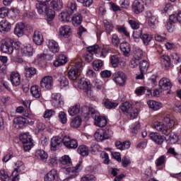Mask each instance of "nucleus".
<instances>
[{"mask_svg": "<svg viewBox=\"0 0 181 181\" xmlns=\"http://www.w3.org/2000/svg\"><path fill=\"white\" fill-rule=\"evenodd\" d=\"M173 125H175V120L170 118V115H159L157 117V121L153 123V128L166 135L169 134L170 129Z\"/></svg>", "mask_w": 181, "mask_h": 181, "instance_id": "obj_1", "label": "nucleus"}, {"mask_svg": "<svg viewBox=\"0 0 181 181\" xmlns=\"http://www.w3.org/2000/svg\"><path fill=\"white\" fill-rule=\"evenodd\" d=\"M81 70H83V63L81 62H76L72 68L68 71V78L76 81L81 74Z\"/></svg>", "mask_w": 181, "mask_h": 181, "instance_id": "obj_2", "label": "nucleus"}, {"mask_svg": "<svg viewBox=\"0 0 181 181\" xmlns=\"http://www.w3.org/2000/svg\"><path fill=\"white\" fill-rule=\"evenodd\" d=\"M20 141H21L23 145V149L25 152H28L32 149L33 146V139L32 136L28 133H23L20 136Z\"/></svg>", "mask_w": 181, "mask_h": 181, "instance_id": "obj_3", "label": "nucleus"}, {"mask_svg": "<svg viewBox=\"0 0 181 181\" xmlns=\"http://www.w3.org/2000/svg\"><path fill=\"white\" fill-rule=\"evenodd\" d=\"M13 40L11 38H6L1 40V50L3 53H7L8 54H12L13 53Z\"/></svg>", "mask_w": 181, "mask_h": 181, "instance_id": "obj_4", "label": "nucleus"}, {"mask_svg": "<svg viewBox=\"0 0 181 181\" xmlns=\"http://www.w3.org/2000/svg\"><path fill=\"white\" fill-rule=\"evenodd\" d=\"M78 87L81 90H83L88 97H91V83L90 80L86 78H81L78 82Z\"/></svg>", "mask_w": 181, "mask_h": 181, "instance_id": "obj_5", "label": "nucleus"}, {"mask_svg": "<svg viewBox=\"0 0 181 181\" xmlns=\"http://www.w3.org/2000/svg\"><path fill=\"white\" fill-rule=\"evenodd\" d=\"M112 80L119 87H124L127 81V76L122 71H116L112 74Z\"/></svg>", "mask_w": 181, "mask_h": 181, "instance_id": "obj_6", "label": "nucleus"}, {"mask_svg": "<svg viewBox=\"0 0 181 181\" xmlns=\"http://www.w3.org/2000/svg\"><path fill=\"white\" fill-rule=\"evenodd\" d=\"M83 169L82 163H78L74 167H69L65 170L66 175H69L70 179H74L76 176H78V173Z\"/></svg>", "mask_w": 181, "mask_h": 181, "instance_id": "obj_7", "label": "nucleus"}, {"mask_svg": "<svg viewBox=\"0 0 181 181\" xmlns=\"http://www.w3.org/2000/svg\"><path fill=\"white\" fill-rule=\"evenodd\" d=\"M54 82L53 81V76H47L42 78L40 81V87L45 90H52Z\"/></svg>", "mask_w": 181, "mask_h": 181, "instance_id": "obj_8", "label": "nucleus"}, {"mask_svg": "<svg viewBox=\"0 0 181 181\" xmlns=\"http://www.w3.org/2000/svg\"><path fill=\"white\" fill-rule=\"evenodd\" d=\"M64 144V137L62 138L59 136H54L51 139V151H57L59 148L62 147V146Z\"/></svg>", "mask_w": 181, "mask_h": 181, "instance_id": "obj_9", "label": "nucleus"}, {"mask_svg": "<svg viewBox=\"0 0 181 181\" xmlns=\"http://www.w3.org/2000/svg\"><path fill=\"white\" fill-rule=\"evenodd\" d=\"M108 131L104 130L103 129H98L94 134V138L95 141L98 142H103V141H105V139H108L110 138V135H108Z\"/></svg>", "mask_w": 181, "mask_h": 181, "instance_id": "obj_10", "label": "nucleus"}, {"mask_svg": "<svg viewBox=\"0 0 181 181\" xmlns=\"http://www.w3.org/2000/svg\"><path fill=\"white\" fill-rule=\"evenodd\" d=\"M64 145L67 149H76L78 147L77 140L71 139L69 136H64Z\"/></svg>", "mask_w": 181, "mask_h": 181, "instance_id": "obj_11", "label": "nucleus"}, {"mask_svg": "<svg viewBox=\"0 0 181 181\" xmlns=\"http://www.w3.org/2000/svg\"><path fill=\"white\" fill-rule=\"evenodd\" d=\"M38 4H36V8L37 9L38 13L40 15H43V13H46L49 7H47V2H50L51 0H37Z\"/></svg>", "mask_w": 181, "mask_h": 181, "instance_id": "obj_12", "label": "nucleus"}, {"mask_svg": "<svg viewBox=\"0 0 181 181\" xmlns=\"http://www.w3.org/2000/svg\"><path fill=\"white\" fill-rule=\"evenodd\" d=\"M16 168H15V170L12 173V176L13 177V180H18L19 174L21 172H23V170H25V164H23V162L22 161H18L16 163Z\"/></svg>", "mask_w": 181, "mask_h": 181, "instance_id": "obj_13", "label": "nucleus"}, {"mask_svg": "<svg viewBox=\"0 0 181 181\" xmlns=\"http://www.w3.org/2000/svg\"><path fill=\"white\" fill-rule=\"evenodd\" d=\"M46 45L49 52H52V53H59L60 47H59V43H57L54 40H47Z\"/></svg>", "mask_w": 181, "mask_h": 181, "instance_id": "obj_14", "label": "nucleus"}, {"mask_svg": "<svg viewBox=\"0 0 181 181\" xmlns=\"http://www.w3.org/2000/svg\"><path fill=\"white\" fill-rule=\"evenodd\" d=\"M52 105H54L56 108H59V107H62L63 104H64V101L63 100V98L60 93H53L52 95Z\"/></svg>", "mask_w": 181, "mask_h": 181, "instance_id": "obj_15", "label": "nucleus"}, {"mask_svg": "<svg viewBox=\"0 0 181 181\" xmlns=\"http://www.w3.org/2000/svg\"><path fill=\"white\" fill-rule=\"evenodd\" d=\"M13 125L16 129H22L26 125V119L23 117H15Z\"/></svg>", "mask_w": 181, "mask_h": 181, "instance_id": "obj_16", "label": "nucleus"}, {"mask_svg": "<svg viewBox=\"0 0 181 181\" xmlns=\"http://www.w3.org/2000/svg\"><path fill=\"white\" fill-rule=\"evenodd\" d=\"M45 181H59V173L57 170L52 169L45 177Z\"/></svg>", "mask_w": 181, "mask_h": 181, "instance_id": "obj_17", "label": "nucleus"}, {"mask_svg": "<svg viewBox=\"0 0 181 181\" xmlns=\"http://www.w3.org/2000/svg\"><path fill=\"white\" fill-rule=\"evenodd\" d=\"M144 5V1L135 0L132 4V8L134 9V11L136 13H141V12H144V9H145V6Z\"/></svg>", "mask_w": 181, "mask_h": 181, "instance_id": "obj_18", "label": "nucleus"}, {"mask_svg": "<svg viewBox=\"0 0 181 181\" xmlns=\"http://www.w3.org/2000/svg\"><path fill=\"white\" fill-rule=\"evenodd\" d=\"M150 139L153 142H155L157 145H162L165 139L158 132H152L149 134Z\"/></svg>", "mask_w": 181, "mask_h": 181, "instance_id": "obj_19", "label": "nucleus"}, {"mask_svg": "<svg viewBox=\"0 0 181 181\" xmlns=\"http://www.w3.org/2000/svg\"><path fill=\"white\" fill-rule=\"evenodd\" d=\"M11 29H12V24L9 21L5 19L0 21L1 33H8V32H11Z\"/></svg>", "mask_w": 181, "mask_h": 181, "instance_id": "obj_20", "label": "nucleus"}, {"mask_svg": "<svg viewBox=\"0 0 181 181\" xmlns=\"http://www.w3.org/2000/svg\"><path fill=\"white\" fill-rule=\"evenodd\" d=\"M33 40L34 43L37 46H42V45H43V42H45V40L43 39V35L42 33H40V31L34 32Z\"/></svg>", "mask_w": 181, "mask_h": 181, "instance_id": "obj_21", "label": "nucleus"}, {"mask_svg": "<svg viewBox=\"0 0 181 181\" xmlns=\"http://www.w3.org/2000/svg\"><path fill=\"white\" fill-rule=\"evenodd\" d=\"M158 86L161 90H164L165 91L172 88L170 80L167 78H162L159 81Z\"/></svg>", "mask_w": 181, "mask_h": 181, "instance_id": "obj_22", "label": "nucleus"}, {"mask_svg": "<svg viewBox=\"0 0 181 181\" xmlns=\"http://www.w3.org/2000/svg\"><path fill=\"white\" fill-rule=\"evenodd\" d=\"M25 23L21 22L18 23L16 25V27L14 28V33L18 36V37H22L23 35L25 33Z\"/></svg>", "mask_w": 181, "mask_h": 181, "instance_id": "obj_23", "label": "nucleus"}, {"mask_svg": "<svg viewBox=\"0 0 181 181\" xmlns=\"http://www.w3.org/2000/svg\"><path fill=\"white\" fill-rule=\"evenodd\" d=\"M107 124V118L104 116H100L95 115V124L97 125V127H100V128H104V127H106Z\"/></svg>", "mask_w": 181, "mask_h": 181, "instance_id": "obj_24", "label": "nucleus"}, {"mask_svg": "<svg viewBox=\"0 0 181 181\" xmlns=\"http://www.w3.org/2000/svg\"><path fill=\"white\" fill-rule=\"evenodd\" d=\"M10 81L13 86L18 87L21 84V75L18 72H12L10 75Z\"/></svg>", "mask_w": 181, "mask_h": 181, "instance_id": "obj_25", "label": "nucleus"}, {"mask_svg": "<svg viewBox=\"0 0 181 181\" xmlns=\"http://www.w3.org/2000/svg\"><path fill=\"white\" fill-rule=\"evenodd\" d=\"M165 139L168 141V144L171 145H175L177 141H179V137L175 133H171L170 132L165 134Z\"/></svg>", "mask_w": 181, "mask_h": 181, "instance_id": "obj_26", "label": "nucleus"}, {"mask_svg": "<svg viewBox=\"0 0 181 181\" xmlns=\"http://www.w3.org/2000/svg\"><path fill=\"white\" fill-rule=\"evenodd\" d=\"M30 93L35 98H40L42 97V89L37 85L31 87Z\"/></svg>", "mask_w": 181, "mask_h": 181, "instance_id": "obj_27", "label": "nucleus"}, {"mask_svg": "<svg viewBox=\"0 0 181 181\" xmlns=\"http://www.w3.org/2000/svg\"><path fill=\"white\" fill-rule=\"evenodd\" d=\"M134 108L132 107V103L129 102H124L122 103L120 105V110L122 111L123 114L126 115L131 111H132Z\"/></svg>", "mask_w": 181, "mask_h": 181, "instance_id": "obj_28", "label": "nucleus"}, {"mask_svg": "<svg viewBox=\"0 0 181 181\" xmlns=\"http://www.w3.org/2000/svg\"><path fill=\"white\" fill-rule=\"evenodd\" d=\"M160 63L163 69H169L170 67V58L168 55H163L160 58Z\"/></svg>", "mask_w": 181, "mask_h": 181, "instance_id": "obj_29", "label": "nucleus"}, {"mask_svg": "<svg viewBox=\"0 0 181 181\" xmlns=\"http://www.w3.org/2000/svg\"><path fill=\"white\" fill-rule=\"evenodd\" d=\"M147 104L151 110L153 111H158V110H160L163 107L162 103L160 102H157L155 100H148L147 102Z\"/></svg>", "mask_w": 181, "mask_h": 181, "instance_id": "obj_30", "label": "nucleus"}, {"mask_svg": "<svg viewBox=\"0 0 181 181\" xmlns=\"http://www.w3.org/2000/svg\"><path fill=\"white\" fill-rule=\"evenodd\" d=\"M66 63H67V57L64 54H60L54 62V66L59 67V66H63V64H66Z\"/></svg>", "mask_w": 181, "mask_h": 181, "instance_id": "obj_31", "label": "nucleus"}, {"mask_svg": "<svg viewBox=\"0 0 181 181\" xmlns=\"http://www.w3.org/2000/svg\"><path fill=\"white\" fill-rule=\"evenodd\" d=\"M115 146L117 149H119V151H124V149H129V147L131 146V142H121L119 141H117L115 142Z\"/></svg>", "mask_w": 181, "mask_h": 181, "instance_id": "obj_32", "label": "nucleus"}, {"mask_svg": "<svg viewBox=\"0 0 181 181\" xmlns=\"http://www.w3.org/2000/svg\"><path fill=\"white\" fill-rule=\"evenodd\" d=\"M120 49L123 52V54L128 57L131 52V45L128 42H122L120 44Z\"/></svg>", "mask_w": 181, "mask_h": 181, "instance_id": "obj_33", "label": "nucleus"}, {"mask_svg": "<svg viewBox=\"0 0 181 181\" xmlns=\"http://www.w3.org/2000/svg\"><path fill=\"white\" fill-rule=\"evenodd\" d=\"M59 33L64 37H69L71 35V28L69 25H64L59 29Z\"/></svg>", "mask_w": 181, "mask_h": 181, "instance_id": "obj_34", "label": "nucleus"}, {"mask_svg": "<svg viewBox=\"0 0 181 181\" xmlns=\"http://www.w3.org/2000/svg\"><path fill=\"white\" fill-rule=\"evenodd\" d=\"M50 7L53 8L54 11H60L63 8V2L62 0H52Z\"/></svg>", "mask_w": 181, "mask_h": 181, "instance_id": "obj_35", "label": "nucleus"}, {"mask_svg": "<svg viewBox=\"0 0 181 181\" xmlns=\"http://www.w3.org/2000/svg\"><path fill=\"white\" fill-rule=\"evenodd\" d=\"M77 152L81 156H88L90 149L86 145H81L78 146V148L77 149Z\"/></svg>", "mask_w": 181, "mask_h": 181, "instance_id": "obj_36", "label": "nucleus"}, {"mask_svg": "<svg viewBox=\"0 0 181 181\" xmlns=\"http://www.w3.org/2000/svg\"><path fill=\"white\" fill-rule=\"evenodd\" d=\"M70 15H71V13L69 11L62 12L59 15V19L62 21V22H70V19H71Z\"/></svg>", "mask_w": 181, "mask_h": 181, "instance_id": "obj_37", "label": "nucleus"}, {"mask_svg": "<svg viewBox=\"0 0 181 181\" xmlns=\"http://www.w3.org/2000/svg\"><path fill=\"white\" fill-rule=\"evenodd\" d=\"M148 26L152 28V29H156L158 27V18L156 16H151L148 18Z\"/></svg>", "mask_w": 181, "mask_h": 181, "instance_id": "obj_38", "label": "nucleus"}, {"mask_svg": "<svg viewBox=\"0 0 181 181\" xmlns=\"http://www.w3.org/2000/svg\"><path fill=\"white\" fill-rule=\"evenodd\" d=\"M71 21L74 26H78V25H81V22H83V16L81 14H75Z\"/></svg>", "mask_w": 181, "mask_h": 181, "instance_id": "obj_39", "label": "nucleus"}, {"mask_svg": "<svg viewBox=\"0 0 181 181\" xmlns=\"http://www.w3.org/2000/svg\"><path fill=\"white\" fill-rule=\"evenodd\" d=\"M103 23L107 35H111V32L114 30V25L107 20H104Z\"/></svg>", "mask_w": 181, "mask_h": 181, "instance_id": "obj_40", "label": "nucleus"}, {"mask_svg": "<svg viewBox=\"0 0 181 181\" xmlns=\"http://www.w3.org/2000/svg\"><path fill=\"white\" fill-rule=\"evenodd\" d=\"M68 112L69 113V115H71L72 117L74 115H76V114H78L80 112V105L76 104L74 106L71 107Z\"/></svg>", "mask_w": 181, "mask_h": 181, "instance_id": "obj_41", "label": "nucleus"}, {"mask_svg": "<svg viewBox=\"0 0 181 181\" xmlns=\"http://www.w3.org/2000/svg\"><path fill=\"white\" fill-rule=\"evenodd\" d=\"M36 74V69L34 67H25V77L30 78Z\"/></svg>", "mask_w": 181, "mask_h": 181, "instance_id": "obj_42", "label": "nucleus"}, {"mask_svg": "<svg viewBox=\"0 0 181 181\" xmlns=\"http://www.w3.org/2000/svg\"><path fill=\"white\" fill-rule=\"evenodd\" d=\"M36 156L41 159V160H47V158H49V155L44 150H38L36 152Z\"/></svg>", "mask_w": 181, "mask_h": 181, "instance_id": "obj_43", "label": "nucleus"}, {"mask_svg": "<svg viewBox=\"0 0 181 181\" xmlns=\"http://www.w3.org/2000/svg\"><path fill=\"white\" fill-rule=\"evenodd\" d=\"M23 53L25 56H33V47H32V45H25L23 49Z\"/></svg>", "mask_w": 181, "mask_h": 181, "instance_id": "obj_44", "label": "nucleus"}, {"mask_svg": "<svg viewBox=\"0 0 181 181\" xmlns=\"http://www.w3.org/2000/svg\"><path fill=\"white\" fill-rule=\"evenodd\" d=\"M103 66H104V62L101 61V59H97L93 62V67L96 71L101 70V69H103Z\"/></svg>", "mask_w": 181, "mask_h": 181, "instance_id": "obj_45", "label": "nucleus"}, {"mask_svg": "<svg viewBox=\"0 0 181 181\" xmlns=\"http://www.w3.org/2000/svg\"><path fill=\"white\" fill-rule=\"evenodd\" d=\"M62 166H70L71 165V158L69 156H64L60 160Z\"/></svg>", "mask_w": 181, "mask_h": 181, "instance_id": "obj_46", "label": "nucleus"}, {"mask_svg": "<svg viewBox=\"0 0 181 181\" xmlns=\"http://www.w3.org/2000/svg\"><path fill=\"white\" fill-rule=\"evenodd\" d=\"M82 119L80 117H76L71 122V127L73 128H78L81 125Z\"/></svg>", "mask_w": 181, "mask_h": 181, "instance_id": "obj_47", "label": "nucleus"}, {"mask_svg": "<svg viewBox=\"0 0 181 181\" xmlns=\"http://www.w3.org/2000/svg\"><path fill=\"white\" fill-rule=\"evenodd\" d=\"M111 43L112 45H113V46H115L116 47H118V46H119V43H121V40H119V37H118V35H112Z\"/></svg>", "mask_w": 181, "mask_h": 181, "instance_id": "obj_48", "label": "nucleus"}, {"mask_svg": "<svg viewBox=\"0 0 181 181\" xmlns=\"http://www.w3.org/2000/svg\"><path fill=\"white\" fill-rule=\"evenodd\" d=\"M140 71H144L146 73L149 69V63L146 60H143L140 62L139 65Z\"/></svg>", "mask_w": 181, "mask_h": 181, "instance_id": "obj_49", "label": "nucleus"}, {"mask_svg": "<svg viewBox=\"0 0 181 181\" xmlns=\"http://www.w3.org/2000/svg\"><path fill=\"white\" fill-rule=\"evenodd\" d=\"M103 104L106 108L111 110V108H116V107H118V104L117 103H112L110 101V100L106 99L104 100Z\"/></svg>", "mask_w": 181, "mask_h": 181, "instance_id": "obj_50", "label": "nucleus"}, {"mask_svg": "<svg viewBox=\"0 0 181 181\" xmlns=\"http://www.w3.org/2000/svg\"><path fill=\"white\" fill-rule=\"evenodd\" d=\"M59 121L62 122V124H66L67 123V114L66 112L62 111L59 112L58 115Z\"/></svg>", "mask_w": 181, "mask_h": 181, "instance_id": "obj_51", "label": "nucleus"}, {"mask_svg": "<svg viewBox=\"0 0 181 181\" xmlns=\"http://www.w3.org/2000/svg\"><path fill=\"white\" fill-rule=\"evenodd\" d=\"M170 21L172 22H179V23H181V11L177 14L170 16Z\"/></svg>", "mask_w": 181, "mask_h": 181, "instance_id": "obj_52", "label": "nucleus"}, {"mask_svg": "<svg viewBox=\"0 0 181 181\" xmlns=\"http://www.w3.org/2000/svg\"><path fill=\"white\" fill-rule=\"evenodd\" d=\"M142 36V30H136L133 32V38L135 42H139V39H141Z\"/></svg>", "mask_w": 181, "mask_h": 181, "instance_id": "obj_53", "label": "nucleus"}, {"mask_svg": "<svg viewBox=\"0 0 181 181\" xmlns=\"http://www.w3.org/2000/svg\"><path fill=\"white\" fill-rule=\"evenodd\" d=\"M110 63L112 67H118L119 64V58L117 55H113L110 58Z\"/></svg>", "mask_w": 181, "mask_h": 181, "instance_id": "obj_54", "label": "nucleus"}, {"mask_svg": "<svg viewBox=\"0 0 181 181\" xmlns=\"http://www.w3.org/2000/svg\"><path fill=\"white\" fill-rule=\"evenodd\" d=\"M45 13L48 21H53V19H54V16H56V13L50 8H48Z\"/></svg>", "mask_w": 181, "mask_h": 181, "instance_id": "obj_55", "label": "nucleus"}, {"mask_svg": "<svg viewBox=\"0 0 181 181\" xmlns=\"http://www.w3.org/2000/svg\"><path fill=\"white\" fill-rule=\"evenodd\" d=\"M146 46H148L149 45V42L151 40H152V35H149L148 34H144L141 35V38Z\"/></svg>", "mask_w": 181, "mask_h": 181, "instance_id": "obj_56", "label": "nucleus"}, {"mask_svg": "<svg viewBox=\"0 0 181 181\" xmlns=\"http://www.w3.org/2000/svg\"><path fill=\"white\" fill-rule=\"evenodd\" d=\"M9 14V9L6 7L0 8V18L1 19H5L6 16Z\"/></svg>", "mask_w": 181, "mask_h": 181, "instance_id": "obj_57", "label": "nucleus"}, {"mask_svg": "<svg viewBox=\"0 0 181 181\" xmlns=\"http://www.w3.org/2000/svg\"><path fill=\"white\" fill-rule=\"evenodd\" d=\"M59 83L61 88H64V87H67V86H69V80L64 76H61Z\"/></svg>", "mask_w": 181, "mask_h": 181, "instance_id": "obj_58", "label": "nucleus"}, {"mask_svg": "<svg viewBox=\"0 0 181 181\" xmlns=\"http://www.w3.org/2000/svg\"><path fill=\"white\" fill-rule=\"evenodd\" d=\"M127 115L130 119H135L138 117V110L133 109Z\"/></svg>", "mask_w": 181, "mask_h": 181, "instance_id": "obj_59", "label": "nucleus"}, {"mask_svg": "<svg viewBox=\"0 0 181 181\" xmlns=\"http://www.w3.org/2000/svg\"><path fill=\"white\" fill-rule=\"evenodd\" d=\"M175 23H176V21H172L170 19L169 22L167 23L166 29L168 30V32L170 33L174 32Z\"/></svg>", "mask_w": 181, "mask_h": 181, "instance_id": "obj_60", "label": "nucleus"}, {"mask_svg": "<svg viewBox=\"0 0 181 181\" xmlns=\"http://www.w3.org/2000/svg\"><path fill=\"white\" fill-rule=\"evenodd\" d=\"M140 128H141V123H139V122H136L132 127V134L134 135H136V134H138V131H139Z\"/></svg>", "mask_w": 181, "mask_h": 181, "instance_id": "obj_61", "label": "nucleus"}, {"mask_svg": "<svg viewBox=\"0 0 181 181\" xmlns=\"http://www.w3.org/2000/svg\"><path fill=\"white\" fill-rule=\"evenodd\" d=\"M11 47H13V53L18 54L21 52V42H13V45H11Z\"/></svg>", "mask_w": 181, "mask_h": 181, "instance_id": "obj_62", "label": "nucleus"}, {"mask_svg": "<svg viewBox=\"0 0 181 181\" xmlns=\"http://www.w3.org/2000/svg\"><path fill=\"white\" fill-rule=\"evenodd\" d=\"M166 162V156H160L156 161V166H162V165H165Z\"/></svg>", "mask_w": 181, "mask_h": 181, "instance_id": "obj_63", "label": "nucleus"}, {"mask_svg": "<svg viewBox=\"0 0 181 181\" xmlns=\"http://www.w3.org/2000/svg\"><path fill=\"white\" fill-rule=\"evenodd\" d=\"M0 179L1 181H9V175L5 170H0Z\"/></svg>", "mask_w": 181, "mask_h": 181, "instance_id": "obj_64", "label": "nucleus"}]
</instances>
